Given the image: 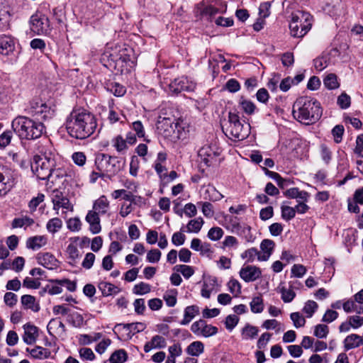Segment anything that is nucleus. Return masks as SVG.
I'll return each mask as SVG.
<instances>
[{
  "instance_id": "nucleus-3",
  "label": "nucleus",
  "mask_w": 363,
  "mask_h": 363,
  "mask_svg": "<svg viewBox=\"0 0 363 363\" xmlns=\"http://www.w3.org/2000/svg\"><path fill=\"white\" fill-rule=\"evenodd\" d=\"M13 131L21 140H35L45 132V127L40 121L26 116H18L12 122Z\"/></svg>"
},
{
  "instance_id": "nucleus-47",
  "label": "nucleus",
  "mask_w": 363,
  "mask_h": 363,
  "mask_svg": "<svg viewBox=\"0 0 363 363\" xmlns=\"http://www.w3.org/2000/svg\"><path fill=\"white\" fill-rule=\"evenodd\" d=\"M217 333L218 328L216 326L208 325L206 322L204 320L200 335H202L205 337H208L216 335Z\"/></svg>"
},
{
  "instance_id": "nucleus-35",
  "label": "nucleus",
  "mask_w": 363,
  "mask_h": 363,
  "mask_svg": "<svg viewBox=\"0 0 363 363\" xmlns=\"http://www.w3.org/2000/svg\"><path fill=\"white\" fill-rule=\"evenodd\" d=\"M118 326H123L124 329L132 333L133 335L137 333L143 331L146 328V325L143 323H132L127 324H119Z\"/></svg>"
},
{
  "instance_id": "nucleus-22",
  "label": "nucleus",
  "mask_w": 363,
  "mask_h": 363,
  "mask_svg": "<svg viewBox=\"0 0 363 363\" xmlns=\"http://www.w3.org/2000/svg\"><path fill=\"white\" fill-rule=\"evenodd\" d=\"M362 345H363V337L357 334L347 335L344 340V347L345 350L358 347Z\"/></svg>"
},
{
  "instance_id": "nucleus-43",
  "label": "nucleus",
  "mask_w": 363,
  "mask_h": 363,
  "mask_svg": "<svg viewBox=\"0 0 363 363\" xmlns=\"http://www.w3.org/2000/svg\"><path fill=\"white\" fill-rule=\"evenodd\" d=\"M150 285L143 281L135 285L133 289V294L136 295H145L150 292Z\"/></svg>"
},
{
  "instance_id": "nucleus-61",
  "label": "nucleus",
  "mask_w": 363,
  "mask_h": 363,
  "mask_svg": "<svg viewBox=\"0 0 363 363\" xmlns=\"http://www.w3.org/2000/svg\"><path fill=\"white\" fill-rule=\"evenodd\" d=\"M239 318L236 315H229L225 318V325L227 330L231 331L238 325Z\"/></svg>"
},
{
  "instance_id": "nucleus-16",
  "label": "nucleus",
  "mask_w": 363,
  "mask_h": 363,
  "mask_svg": "<svg viewBox=\"0 0 363 363\" xmlns=\"http://www.w3.org/2000/svg\"><path fill=\"white\" fill-rule=\"evenodd\" d=\"M24 335L23 341L27 345H33L35 342L38 337V328L30 323H26L23 325Z\"/></svg>"
},
{
  "instance_id": "nucleus-55",
  "label": "nucleus",
  "mask_w": 363,
  "mask_h": 363,
  "mask_svg": "<svg viewBox=\"0 0 363 363\" xmlns=\"http://www.w3.org/2000/svg\"><path fill=\"white\" fill-rule=\"evenodd\" d=\"M45 199V195L43 194H38L37 196L33 197L28 203V207L31 213L35 211L37 207Z\"/></svg>"
},
{
  "instance_id": "nucleus-20",
  "label": "nucleus",
  "mask_w": 363,
  "mask_h": 363,
  "mask_svg": "<svg viewBox=\"0 0 363 363\" xmlns=\"http://www.w3.org/2000/svg\"><path fill=\"white\" fill-rule=\"evenodd\" d=\"M15 48L14 40L9 36H2L0 38V53L4 55H9L13 52Z\"/></svg>"
},
{
  "instance_id": "nucleus-7",
  "label": "nucleus",
  "mask_w": 363,
  "mask_h": 363,
  "mask_svg": "<svg viewBox=\"0 0 363 363\" xmlns=\"http://www.w3.org/2000/svg\"><path fill=\"white\" fill-rule=\"evenodd\" d=\"M312 16L310 13L298 11L292 14L289 24L290 34L294 38L303 37L311 28Z\"/></svg>"
},
{
  "instance_id": "nucleus-15",
  "label": "nucleus",
  "mask_w": 363,
  "mask_h": 363,
  "mask_svg": "<svg viewBox=\"0 0 363 363\" xmlns=\"http://www.w3.org/2000/svg\"><path fill=\"white\" fill-rule=\"evenodd\" d=\"M275 247V242L272 240L264 239L260 243V253L259 261H267L272 255Z\"/></svg>"
},
{
  "instance_id": "nucleus-25",
  "label": "nucleus",
  "mask_w": 363,
  "mask_h": 363,
  "mask_svg": "<svg viewBox=\"0 0 363 363\" xmlns=\"http://www.w3.org/2000/svg\"><path fill=\"white\" fill-rule=\"evenodd\" d=\"M26 351L28 352L34 359H48L51 354L49 350L40 346H35L33 349L27 348Z\"/></svg>"
},
{
  "instance_id": "nucleus-38",
  "label": "nucleus",
  "mask_w": 363,
  "mask_h": 363,
  "mask_svg": "<svg viewBox=\"0 0 363 363\" xmlns=\"http://www.w3.org/2000/svg\"><path fill=\"white\" fill-rule=\"evenodd\" d=\"M323 84L328 89H335L340 86L337 77L335 74H328L323 79Z\"/></svg>"
},
{
  "instance_id": "nucleus-18",
  "label": "nucleus",
  "mask_w": 363,
  "mask_h": 363,
  "mask_svg": "<svg viewBox=\"0 0 363 363\" xmlns=\"http://www.w3.org/2000/svg\"><path fill=\"white\" fill-rule=\"evenodd\" d=\"M167 346L166 339L159 335H154L149 342L144 345V351L147 353L153 349H162Z\"/></svg>"
},
{
  "instance_id": "nucleus-56",
  "label": "nucleus",
  "mask_w": 363,
  "mask_h": 363,
  "mask_svg": "<svg viewBox=\"0 0 363 363\" xmlns=\"http://www.w3.org/2000/svg\"><path fill=\"white\" fill-rule=\"evenodd\" d=\"M290 318L296 328L304 326L306 323L305 318L298 312L291 313Z\"/></svg>"
},
{
  "instance_id": "nucleus-9",
  "label": "nucleus",
  "mask_w": 363,
  "mask_h": 363,
  "mask_svg": "<svg viewBox=\"0 0 363 363\" xmlns=\"http://www.w3.org/2000/svg\"><path fill=\"white\" fill-rule=\"evenodd\" d=\"M16 176L14 170L0 165V196L6 194L13 186Z\"/></svg>"
},
{
  "instance_id": "nucleus-49",
  "label": "nucleus",
  "mask_w": 363,
  "mask_h": 363,
  "mask_svg": "<svg viewBox=\"0 0 363 363\" xmlns=\"http://www.w3.org/2000/svg\"><path fill=\"white\" fill-rule=\"evenodd\" d=\"M281 218L285 220H290L296 216V210L289 206H281Z\"/></svg>"
},
{
  "instance_id": "nucleus-59",
  "label": "nucleus",
  "mask_w": 363,
  "mask_h": 363,
  "mask_svg": "<svg viewBox=\"0 0 363 363\" xmlns=\"http://www.w3.org/2000/svg\"><path fill=\"white\" fill-rule=\"evenodd\" d=\"M13 137V133L11 130H6L0 135V148H4L11 143Z\"/></svg>"
},
{
  "instance_id": "nucleus-44",
  "label": "nucleus",
  "mask_w": 363,
  "mask_h": 363,
  "mask_svg": "<svg viewBox=\"0 0 363 363\" xmlns=\"http://www.w3.org/2000/svg\"><path fill=\"white\" fill-rule=\"evenodd\" d=\"M228 290L234 296H238L241 294V284L235 279H230L228 282Z\"/></svg>"
},
{
  "instance_id": "nucleus-33",
  "label": "nucleus",
  "mask_w": 363,
  "mask_h": 363,
  "mask_svg": "<svg viewBox=\"0 0 363 363\" xmlns=\"http://www.w3.org/2000/svg\"><path fill=\"white\" fill-rule=\"evenodd\" d=\"M178 292L175 289L167 290L163 295V298L168 307H174L177 302Z\"/></svg>"
},
{
  "instance_id": "nucleus-42",
  "label": "nucleus",
  "mask_w": 363,
  "mask_h": 363,
  "mask_svg": "<svg viewBox=\"0 0 363 363\" xmlns=\"http://www.w3.org/2000/svg\"><path fill=\"white\" fill-rule=\"evenodd\" d=\"M259 255H261V253L257 248L251 247L242 253L241 257L246 259L247 262H253L256 257L259 260Z\"/></svg>"
},
{
  "instance_id": "nucleus-10",
  "label": "nucleus",
  "mask_w": 363,
  "mask_h": 363,
  "mask_svg": "<svg viewBox=\"0 0 363 363\" xmlns=\"http://www.w3.org/2000/svg\"><path fill=\"white\" fill-rule=\"evenodd\" d=\"M174 121L169 118H160L157 123V130L158 133L164 138L171 140H179L178 134L174 130Z\"/></svg>"
},
{
  "instance_id": "nucleus-2",
  "label": "nucleus",
  "mask_w": 363,
  "mask_h": 363,
  "mask_svg": "<svg viewBox=\"0 0 363 363\" xmlns=\"http://www.w3.org/2000/svg\"><path fill=\"white\" fill-rule=\"evenodd\" d=\"M292 113L298 121L311 124L321 117L322 108L316 99L306 96H301L294 102Z\"/></svg>"
},
{
  "instance_id": "nucleus-12",
  "label": "nucleus",
  "mask_w": 363,
  "mask_h": 363,
  "mask_svg": "<svg viewBox=\"0 0 363 363\" xmlns=\"http://www.w3.org/2000/svg\"><path fill=\"white\" fill-rule=\"evenodd\" d=\"M39 264L48 269H55L59 267V262L55 257L50 252H40L36 255Z\"/></svg>"
},
{
  "instance_id": "nucleus-28",
  "label": "nucleus",
  "mask_w": 363,
  "mask_h": 363,
  "mask_svg": "<svg viewBox=\"0 0 363 363\" xmlns=\"http://www.w3.org/2000/svg\"><path fill=\"white\" fill-rule=\"evenodd\" d=\"M21 303L28 309L34 312H38L40 309L38 303L35 302V298L31 295H23L21 296Z\"/></svg>"
},
{
  "instance_id": "nucleus-8",
  "label": "nucleus",
  "mask_w": 363,
  "mask_h": 363,
  "mask_svg": "<svg viewBox=\"0 0 363 363\" xmlns=\"http://www.w3.org/2000/svg\"><path fill=\"white\" fill-rule=\"evenodd\" d=\"M30 25L31 30L37 35H46L51 30L48 17L39 11L31 16Z\"/></svg>"
},
{
  "instance_id": "nucleus-11",
  "label": "nucleus",
  "mask_w": 363,
  "mask_h": 363,
  "mask_svg": "<svg viewBox=\"0 0 363 363\" xmlns=\"http://www.w3.org/2000/svg\"><path fill=\"white\" fill-rule=\"evenodd\" d=\"M195 88L196 84L185 77L177 78L169 84V91L172 94H178L183 91H193Z\"/></svg>"
},
{
  "instance_id": "nucleus-41",
  "label": "nucleus",
  "mask_w": 363,
  "mask_h": 363,
  "mask_svg": "<svg viewBox=\"0 0 363 363\" xmlns=\"http://www.w3.org/2000/svg\"><path fill=\"white\" fill-rule=\"evenodd\" d=\"M126 359L127 353L122 349L115 351L109 358V361L111 363H123Z\"/></svg>"
},
{
  "instance_id": "nucleus-24",
  "label": "nucleus",
  "mask_w": 363,
  "mask_h": 363,
  "mask_svg": "<svg viewBox=\"0 0 363 363\" xmlns=\"http://www.w3.org/2000/svg\"><path fill=\"white\" fill-rule=\"evenodd\" d=\"M98 287L104 296L117 294L121 291L120 288L109 282L106 281H101L99 284Z\"/></svg>"
},
{
  "instance_id": "nucleus-31",
  "label": "nucleus",
  "mask_w": 363,
  "mask_h": 363,
  "mask_svg": "<svg viewBox=\"0 0 363 363\" xmlns=\"http://www.w3.org/2000/svg\"><path fill=\"white\" fill-rule=\"evenodd\" d=\"M258 332L257 327L247 323L242 330V337L243 340L254 339L258 335Z\"/></svg>"
},
{
  "instance_id": "nucleus-39",
  "label": "nucleus",
  "mask_w": 363,
  "mask_h": 363,
  "mask_svg": "<svg viewBox=\"0 0 363 363\" xmlns=\"http://www.w3.org/2000/svg\"><path fill=\"white\" fill-rule=\"evenodd\" d=\"M34 223V220L30 217L25 216L22 218H16L12 221L13 228H22L23 226H30Z\"/></svg>"
},
{
  "instance_id": "nucleus-13",
  "label": "nucleus",
  "mask_w": 363,
  "mask_h": 363,
  "mask_svg": "<svg viewBox=\"0 0 363 363\" xmlns=\"http://www.w3.org/2000/svg\"><path fill=\"white\" fill-rule=\"evenodd\" d=\"M54 193L52 201L53 209L57 211V214H58V211L60 208L70 211H73V206L67 197L63 196L62 192L56 191Z\"/></svg>"
},
{
  "instance_id": "nucleus-1",
  "label": "nucleus",
  "mask_w": 363,
  "mask_h": 363,
  "mask_svg": "<svg viewBox=\"0 0 363 363\" xmlns=\"http://www.w3.org/2000/svg\"><path fill=\"white\" fill-rule=\"evenodd\" d=\"M66 129L69 135L83 140L91 135L96 127L95 116L84 108L74 109L66 119Z\"/></svg>"
},
{
  "instance_id": "nucleus-52",
  "label": "nucleus",
  "mask_w": 363,
  "mask_h": 363,
  "mask_svg": "<svg viewBox=\"0 0 363 363\" xmlns=\"http://www.w3.org/2000/svg\"><path fill=\"white\" fill-rule=\"evenodd\" d=\"M223 230L220 227L211 228L208 233V237L213 241H217L220 240L223 235Z\"/></svg>"
},
{
  "instance_id": "nucleus-62",
  "label": "nucleus",
  "mask_w": 363,
  "mask_h": 363,
  "mask_svg": "<svg viewBox=\"0 0 363 363\" xmlns=\"http://www.w3.org/2000/svg\"><path fill=\"white\" fill-rule=\"evenodd\" d=\"M329 333L328 327L326 325L319 324L315 326L314 335L318 338H325Z\"/></svg>"
},
{
  "instance_id": "nucleus-21",
  "label": "nucleus",
  "mask_w": 363,
  "mask_h": 363,
  "mask_svg": "<svg viewBox=\"0 0 363 363\" xmlns=\"http://www.w3.org/2000/svg\"><path fill=\"white\" fill-rule=\"evenodd\" d=\"M48 239L44 235H35L28 238L26 240V247L37 250L47 244Z\"/></svg>"
},
{
  "instance_id": "nucleus-29",
  "label": "nucleus",
  "mask_w": 363,
  "mask_h": 363,
  "mask_svg": "<svg viewBox=\"0 0 363 363\" xmlns=\"http://www.w3.org/2000/svg\"><path fill=\"white\" fill-rule=\"evenodd\" d=\"M204 351V345L201 341L191 342L186 349V352L191 356L198 357Z\"/></svg>"
},
{
  "instance_id": "nucleus-19",
  "label": "nucleus",
  "mask_w": 363,
  "mask_h": 363,
  "mask_svg": "<svg viewBox=\"0 0 363 363\" xmlns=\"http://www.w3.org/2000/svg\"><path fill=\"white\" fill-rule=\"evenodd\" d=\"M201 196L203 199L211 201H220L223 197V195L211 185H208L202 189Z\"/></svg>"
},
{
  "instance_id": "nucleus-27",
  "label": "nucleus",
  "mask_w": 363,
  "mask_h": 363,
  "mask_svg": "<svg viewBox=\"0 0 363 363\" xmlns=\"http://www.w3.org/2000/svg\"><path fill=\"white\" fill-rule=\"evenodd\" d=\"M53 109L50 104L46 102H42L38 108V112H35L33 116L39 117L40 119H46L51 118L53 114Z\"/></svg>"
},
{
  "instance_id": "nucleus-53",
  "label": "nucleus",
  "mask_w": 363,
  "mask_h": 363,
  "mask_svg": "<svg viewBox=\"0 0 363 363\" xmlns=\"http://www.w3.org/2000/svg\"><path fill=\"white\" fill-rule=\"evenodd\" d=\"M66 252L68 254L69 259L73 262H75L80 257L79 252L77 246L72 243L67 246Z\"/></svg>"
},
{
  "instance_id": "nucleus-23",
  "label": "nucleus",
  "mask_w": 363,
  "mask_h": 363,
  "mask_svg": "<svg viewBox=\"0 0 363 363\" xmlns=\"http://www.w3.org/2000/svg\"><path fill=\"white\" fill-rule=\"evenodd\" d=\"M199 314V308L196 305L189 306L184 308V318L180 324L188 325L196 315Z\"/></svg>"
},
{
  "instance_id": "nucleus-17",
  "label": "nucleus",
  "mask_w": 363,
  "mask_h": 363,
  "mask_svg": "<svg viewBox=\"0 0 363 363\" xmlns=\"http://www.w3.org/2000/svg\"><path fill=\"white\" fill-rule=\"evenodd\" d=\"M99 213L94 210L89 211L85 218L86 221L89 224L90 230L93 234H97L101 230L100 218L99 216Z\"/></svg>"
},
{
  "instance_id": "nucleus-48",
  "label": "nucleus",
  "mask_w": 363,
  "mask_h": 363,
  "mask_svg": "<svg viewBox=\"0 0 363 363\" xmlns=\"http://www.w3.org/2000/svg\"><path fill=\"white\" fill-rule=\"evenodd\" d=\"M320 154L323 162L328 164L332 160V152L330 148L325 144H321L320 146Z\"/></svg>"
},
{
  "instance_id": "nucleus-50",
  "label": "nucleus",
  "mask_w": 363,
  "mask_h": 363,
  "mask_svg": "<svg viewBox=\"0 0 363 363\" xmlns=\"http://www.w3.org/2000/svg\"><path fill=\"white\" fill-rule=\"evenodd\" d=\"M67 176L71 177V174H69L65 168L56 167L55 166L52 169V175H50L51 182L53 183L55 182L53 179H59Z\"/></svg>"
},
{
  "instance_id": "nucleus-26",
  "label": "nucleus",
  "mask_w": 363,
  "mask_h": 363,
  "mask_svg": "<svg viewBox=\"0 0 363 363\" xmlns=\"http://www.w3.org/2000/svg\"><path fill=\"white\" fill-rule=\"evenodd\" d=\"M109 208V201L106 196H101L93 205V210L100 214H105Z\"/></svg>"
},
{
  "instance_id": "nucleus-32",
  "label": "nucleus",
  "mask_w": 363,
  "mask_h": 363,
  "mask_svg": "<svg viewBox=\"0 0 363 363\" xmlns=\"http://www.w3.org/2000/svg\"><path fill=\"white\" fill-rule=\"evenodd\" d=\"M203 223L204 221L201 217L191 220L186 225V232L198 233L201 230Z\"/></svg>"
},
{
  "instance_id": "nucleus-63",
  "label": "nucleus",
  "mask_w": 363,
  "mask_h": 363,
  "mask_svg": "<svg viewBox=\"0 0 363 363\" xmlns=\"http://www.w3.org/2000/svg\"><path fill=\"white\" fill-rule=\"evenodd\" d=\"M96 256L92 252H88L86 254L84 260L82 261V266L86 269H90L95 261Z\"/></svg>"
},
{
  "instance_id": "nucleus-58",
  "label": "nucleus",
  "mask_w": 363,
  "mask_h": 363,
  "mask_svg": "<svg viewBox=\"0 0 363 363\" xmlns=\"http://www.w3.org/2000/svg\"><path fill=\"white\" fill-rule=\"evenodd\" d=\"M344 130V127L342 125H337L333 128L332 135L336 143H340L342 141Z\"/></svg>"
},
{
  "instance_id": "nucleus-6",
  "label": "nucleus",
  "mask_w": 363,
  "mask_h": 363,
  "mask_svg": "<svg viewBox=\"0 0 363 363\" xmlns=\"http://www.w3.org/2000/svg\"><path fill=\"white\" fill-rule=\"evenodd\" d=\"M56 166L54 156L52 153L37 155L33 157L31 168L38 179L46 180L50 179L52 167Z\"/></svg>"
},
{
  "instance_id": "nucleus-36",
  "label": "nucleus",
  "mask_w": 363,
  "mask_h": 363,
  "mask_svg": "<svg viewBox=\"0 0 363 363\" xmlns=\"http://www.w3.org/2000/svg\"><path fill=\"white\" fill-rule=\"evenodd\" d=\"M62 227V221L59 218H53L50 219L46 225L48 232L54 234L59 231Z\"/></svg>"
},
{
  "instance_id": "nucleus-14",
  "label": "nucleus",
  "mask_w": 363,
  "mask_h": 363,
  "mask_svg": "<svg viewBox=\"0 0 363 363\" xmlns=\"http://www.w3.org/2000/svg\"><path fill=\"white\" fill-rule=\"evenodd\" d=\"M259 268L255 266H247L240 271V277L246 282L253 281L261 276Z\"/></svg>"
},
{
  "instance_id": "nucleus-64",
  "label": "nucleus",
  "mask_w": 363,
  "mask_h": 363,
  "mask_svg": "<svg viewBox=\"0 0 363 363\" xmlns=\"http://www.w3.org/2000/svg\"><path fill=\"white\" fill-rule=\"evenodd\" d=\"M354 152L359 157L363 158V134L357 136L356 140V147Z\"/></svg>"
},
{
  "instance_id": "nucleus-54",
  "label": "nucleus",
  "mask_w": 363,
  "mask_h": 363,
  "mask_svg": "<svg viewBox=\"0 0 363 363\" xmlns=\"http://www.w3.org/2000/svg\"><path fill=\"white\" fill-rule=\"evenodd\" d=\"M69 320L74 327L80 328L84 323L83 316L77 312L72 313L69 315Z\"/></svg>"
},
{
  "instance_id": "nucleus-51",
  "label": "nucleus",
  "mask_w": 363,
  "mask_h": 363,
  "mask_svg": "<svg viewBox=\"0 0 363 363\" xmlns=\"http://www.w3.org/2000/svg\"><path fill=\"white\" fill-rule=\"evenodd\" d=\"M281 294V299L284 303H290L296 296V293L291 289L282 287L280 289Z\"/></svg>"
},
{
  "instance_id": "nucleus-5",
  "label": "nucleus",
  "mask_w": 363,
  "mask_h": 363,
  "mask_svg": "<svg viewBox=\"0 0 363 363\" xmlns=\"http://www.w3.org/2000/svg\"><path fill=\"white\" fill-rule=\"evenodd\" d=\"M125 162L116 156L104 153L96 155L95 165L98 171L104 173L106 177L111 178L116 175L124 167Z\"/></svg>"
},
{
  "instance_id": "nucleus-40",
  "label": "nucleus",
  "mask_w": 363,
  "mask_h": 363,
  "mask_svg": "<svg viewBox=\"0 0 363 363\" xmlns=\"http://www.w3.org/2000/svg\"><path fill=\"white\" fill-rule=\"evenodd\" d=\"M107 89L113 93L116 96H122L126 91L125 87L117 82H111L108 84L107 85Z\"/></svg>"
},
{
  "instance_id": "nucleus-30",
  "label": "nucleus",
  "mask_w": 363,
  "mask_h": 363,
  "mask_svg": "<svg viewBox=\"0 0 363 363\" xmlns=\"http://www.w3.org/2000/svg\"><path fill=\"white\" fill-rule=\"evenodd\" d=\"M169 355L167 359L173 363H176V358L182 354V345L179 342H174L168 347Z\"/></svg>"
},
{
  "instance_id": "nucleus-46",
  "label": "nucleus",
  "mask_w": 363,
  "mask_h": 363,
  "mask_svg": "<svg viewBox=\"0 0 363 363\" xmlns=\"http://www.w3.org/2000/svg\"><path fill=\"white\" fill-rule=\"evenodd\" d=\"M113 146L118 152H121L128 148L126 140L121 135H117L112 140Z\"/></svg>"
},
{
  "instance_id": "nucleus-60",
  "label": "nucleus",
  "mask_w": 363,
  "mask_h": 363,
  "mask_svg": "<svg viewBox=\"0 0 363 363\" xmlns=\"http://www.w3.org/2000/svg\"><path fill=\"white\" fill-rule=\"evenodd\" d=\"M342 308L346 313L355 312L358 314H361V311H359L358 306L355 303L354 300H348L342 304Z\"/></svg>"
},
{
  "instance_id": "nucleus-45",
  "label": "nucleus",
  "mask_w": 363,
  "mask_h": 363,
  "mask_svg": "<svg viewBox=\"0 0 363 363\" xmlns=\"http://www.w3.org/2000/svg\"><path fill=\"white\" fill-rule=\"evenodd\" d=\"M174 269L180 272L184 278L189 279L194 274V269L192 267L185 264L176 265Z\"/></svg>"
},
{
  "instance_id": "nucleus-57",
  "label": "nucleus",
  "mask_w": 363,
  "mask_h": 363,
  "mask_svg": "<svg viewBox=\"0 0 363 363\" xmlns=\"http://www.w3.org/2000/svg\"><path fill=\"white\" fill-rule=\"evenodd\" d=\"M317 308L318 304L315 301H308L303 308V311L307 315L308 318H311Z\"/></svg>"
},
{
  "instance_id": "nucleus-4",
  "label": "nucleus",
  "mask_w": 363,
  "mask_h": 363,
  "mask_svg": "<svg viewBox=\"0 0 363 363\" xmlns=\"http://www.w3.org/2000/svg\"><path fill=\"white\" fill-rule=\"evenodd\" d=\"M225 125L223 130L225 134L232 140H242L250 133V124L242 123L238 113L229 112L228 122Z\"/></svg>"
},
{
  "instance_id": "nucleus-37",
  "label": "nucleus",
  "mask_w": 363,
  "mask_h": 363,
  "mask_svg": "<svg viewBox=\"0 0 363 363\" xmlns=\"http://www.w3.org/2000/svg\"><path fill=\"white\" fill-rule=\"evenodd\" d=\"M251 311L254 313H262L264 310L263 299L261 296H256L250 303Z\"/></svg>"
},
{
  "instance_id": "nucleus-34",
  "label": "nucleus",
  "mask_w": 363,
  "mask_h": 363,
  "mask_svg": "<svg viewBox=\"0 0 363 363\" xmlns=\"http://www.w3.org/2000/svg\"><path fill=\"white\" fill-rule=\"evenodd\" d=\"M239 106L243 112L247 115L253 114L257 108L255 104L252 101L245 99L243 97H241L239 101Z\"/></svg>"
}]
</instances>
